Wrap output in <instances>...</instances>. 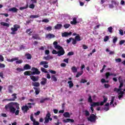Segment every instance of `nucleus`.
I'll return each mask as SVG.
<instances>
[{
	"label": "nucleus",
	"instance_id": "obj_1",
	"mask_svg": "<svg viewBox=\"0 0 125 125\" xmlns=\"http://www.w3.org/2000/svg\"><path fill=\"white\" fill-rule=\"evenodd\" d=\"M14 106H16V108H17V110H19L20 109V107L19 106V104L17 103H9L7 105L5 106V109L6 110V111H9L10 113H12V114H14L15 113V111H16V108H15V107Z\"/></svg>",
	"mask_w": 125,
	"mask_h": 125
},
{
	"label": "nucleus",
	"instance_id": "obj_2",
	"mask_svg": "<svg viewBox=\"0 0 125 125\" xmlns=\"http://www.w3.org/2000/svg\"><path fill=\"white\" fill-rule=\"evenodd\" d=\"M14 27L11 28L12 32L11 35H16V32L18 31V29H20V25L19 24H15L13 26Z\"/></svg>",
	"mask_w": 125,
	"mask_h": 125
},
{
	"label": "nucleus",
	"instance_id": "obj_3",
	"mask_svg": "<svg viewBox=\"0 0 125 125\" xmlns=\"http://www.w3.org/2000/svg\"><path fill=\"white\" fill-rule=\"evenodd\" d=\"M7 61H8V62H13V61H16V63L17 64H21V63H23V60H19V58L18 57L12 58L11 59H7Z\"/></svg>",
	"mask_w": 125,
	"mask_h": 125
},
{
	"label": "nucleus",
	"instance_id": "obj_4",
	"mask_svg": "<svg viewBox=\"0 0 125 125\" xmlns=\"http://www.w3.org/2000/svg\"><path fill=\"white\" fill-rule=\"evenodd\" d=\"M50 117H51V115L49 111H48L46 115V117L44 118V124H48V123H49V121L51 122L52 121V118H50Z\"/></svg>",
	"mask_w": 125,
	"mask_h": 125
},
{
	"label": "nucleus",
	"instance_id": "obj_5",
	"mask_svg": "<svg viewBox=\"0 0 125 125\" xmlns=\"http://www.w3.org/2000/svg\"><path fill=\"white\" fill-rule=\"evenodd\" d=\"M96 118H97L96 115L92 114L90 115L89 117L87 118V120L89 122H91V123H95V122H96Z\"/></svg>",
	"mask_w": 125,
	"mask_h": 125
},
{
	"label": "nucleus",
	"instance_id": "obj_6",
	"mask_svg": "<svg viewBox=\"0 0 125 125\" xmlns=\"http://www.w3.org/2000/svg\"><path fill=\"white\" fill-rule=\"evenodd\" d=\"M33 72H31V75H40L41 74V71H39V69L36 67H32L31 69Z\"/></svg>",
	"mask_w": 125,
	"mask_h": 125
},
{
	"label": "nucleus",
	"instance_id": "obj_7",
	"mask_svg": "<svg viewBox=\"0 0 125 125\" xmlns=\"http://www.w3.org/2000/svg\"><path fill=\"white\" fill-rule=\"evenodd\" d=\"M53 44L54 45V47L56 49H58L59 50H61L62 49H64L63 47H62L61 46L58 45V42L55 41L53 42Z\"/></svg>",
	"mask_w": 125,
	"mask_h": 125
},
{
	"label": "nucleus",
	"instance_id": "obj_8",
	"mask_svg": "<svg viewBox=\"0 0 125 125\" xmlns=\"http://www.w3.org/2000/svg\"><path fill=\"white\" fill-rule=\"evenodd\" d=\"M71 35H72V32H65L62 34V38H67V37H69V36H71Z\"/></svg>",
	"mask_w": 125,
	"mask_h": 125
},
{
	"label": "nucleus",
	"instance_id": "obj_9",
	"mask_svg": "<svg viewBox=\"0 0 125 125\" xmlns=\"http://www.w3.org/2000/svg\"><path fill=\"white\" fill-rule=\"evenodd\" d=\"M21 110L23 113H27V112L29 111V107H28V105H23L21 107Z\"/></svg>",
	"mask_w": 125,
	"mask_h": 125
},
{
	"label": "nucleus",
	"instance_id": "obj_10",
	"mask_svg": "<svg viewBox=\"0 0 125 125\" xmlns=\"http://www.w3.org/2000/svg\"><path fill=\"white\" fill-rule=\"evenodd\" d=\"M64 54L65 51L64 49L58 51V56H62V55H64Z\"/></svg>",
	"mask_w": 125,
	"mask_h": 125
},
{
	"label": "nucleus",
	"instance_id": "obj_11",
	"mask_svg": "<svg viewBox=\"0 0 125 125\" xmlns=\"http://www.w3.org/2000/svg\"><path fill=\"white\" fill-rule=\"evenodd\" d=\"M46 38L49 40H51V39H54V38H55V35L49 33L46 35Z\"/></svg>",
	"mask_w": 125,
	"mask_h": 125
},
{
	"label": "nucleus",
	"instance_id": "obj_12",
	"mask_svg": "<svg viewBox=\"0 0 125 125\" xmlns=\"http://www.w3.org/2000/svg\"><path fill=\"white\" fill-rule=\"evenodd\" d=\"M16 95H17V94L14 93L12 95V96H13V98L7 99V101H15V99H17V96H16Z\"/></svg>",
	"mask_w": 125,
	"mask_h": 125
},
{
	"label": "nucleus",
	"instance_id": "obj_13",
	"mask_svg": "<svg viewBox=\"0 0 125 125\" xmlns=\"http://www.w3.org/2000/svg\"><path fill=\"white\" fill-rule=\"evenodd\" d=\"M42 81H41L40 83L42 85H45L46 84V83H47V79H46V78H42Z\"/></svg>",
	"mask_w": 125,
	"mask_h": 125
},
{
	"label": "nucleus",
	"instance_id": "obj_14",
	"mask_svg": "<svg viewBox=\"0 0 125 125\" xmlns=\"http://www.w3.org/2000/svg\"><path fill=\"white\" fill-rule=\"evenodd\" d=\"M91 106L92 107H96V106H101V103L100 102H93L92 104H91Z\"/></svg>",
	"mask_w": 125,
	"mask_h": 125
},
{
	"label": "nucleus",
	"instance_id": "obj_15",
	"mask_svg": "<svg viewBox=\"0 0 125 125\" xmlns=\"http://www.w3.org/2000/svg\"><path fill=\"white\" fill-rule=\"evenodd\" d=\"M30 79L33 82H38L39 81V76H32L30 77Z\"/></svg>",
	"mask_w": 125,
	"mask_h": 125
},
{
	"label": "nucleus",
	"instance_id": "obj_16",
	"mask_svg": "<svg viewBox=\"0 0 125 125\" xmlns=\"http://www.w3.org/2000/svg\"><path fill=\"white\" fill-rule=\"evenodd\" d=\"M63 123H75V120H74L73 119L68 118V119L63 120Z\"/></svg>",
	"mask_w": 125,
	"mask_h": 125
},
{
	"label": "nucleus",
	"instance_id": "obj_17",
	"mask_svg": "<svg viewBox=\"0 0 125 125\" xmlns=\"http://www.w3.org/2000/svg\"><path fill=\"white\" fill-rule=\"evenodd\" d=\"M110 76H114V77H116L117 76V74H113V73H110L109 72H106L105 73V77L106 79H108Z\"/></svg>",
	"mask_w": 125,
	"mask_h": 125
},
{
	"label": "nucleus",
	"instance_id": "obj_18",
	"mask_svg": "<svg viewBox=\"0 0 125 125\" xmlns=\"http://www.w3.org/2000/svg\"><path fill=\"white\" fill-rule=\"evenodd\" d=\"M25 57H26L27 60H31L32 59V55L30 53H26L25 54Z\"/></svg>",
	"mask_w": 125,
	"mask_h": 125
},
{
	"label": "nucleus",
	"instance_id": "obj_19",
	"mask_svg": "<svg viewBox=\"0 0 125 125\" xmlns=\"http://www.w3.org/2000/svg\"><path fill=\"white\" fill-rule=\"evenodd\" d=\"M104 101L101 102V106H103L104 105V103H106L108 101V98L105 97L104 96H103Z\"/></svg>",
	"mask_w": 125,
	"mask_h": 125
},
{
	"label": "nucleus",
	"instance_id": "obj_20",
	"mask_svg": "<svg viewBox=\"0 0 125 125\" xmlns=\"http://www.w3.org/2000/svg\"><path fill=\"white\" fill-rule=\"evenodd\" d=\"M70 24H71V25H76V24H78V21H77V18H74L73 19V21H70Z\"/></svg>",
	"mask_w": 125,
	"mask_h": 125
},
{
	"label": "nucleus",
	"instance_id": "obj_21",
	"mask_svg": "<svg viewBox=\"0 0 125 125\" xmlns=\"http://www.w3.org/2000/svg\"><path fill=\"white\" fill-rule=\"evenodd\" d=\"M13 89V86H12V85H9L8 87V92L9 93H12V92H13L12 91V89Z\"/></svg>",
	"mask_w": 125,
	"mask_h": 125
},
{
	"label": "nucleus",
	"instance_id": "obj_22",
	"mask_svg": "<svg viewBox=\"0 0 125 125\" xmlns=\"http://www.w3.org/2000/svg\"><path fill=\"white\" fill-rule=\"evenodd\" d=\"M0 25H1V26H3L4 27H9V26H10V25L9 24V23H8L7 22H4L3 21H2L0 22Z\"/></svg>",
	"mask_w": 125,
	"mask_h": 125
},
{
	"label": "nucleus",
	"instance_id": "obj_23",
	"mask_svg": "<svg viewBox=\"0 0 125 125\" xmlns=\"http://www.w3.org/2000/svg\"><path fill=\"white\" fill-rule=\"evenodd\" d=\"M9 11L14 12L15 13L18 11V9L16 8V7H13L9 9Z\"/></svg>",
	"mask_w": 125,
	"mask_h": 125
},
{
	"label": "nucleus",
	"instance_id": "obj_24",
	"mask_svg": "<svg viewBox=\"0 0 125 125\" xmlns=\"http://www.w3.org/2000/svg\"><path fill=\"white\" fill-rule=\"evenodd\" d=\"M62 28V24H57L56 26H55L54 28L55 30H59Z\"/></svg>",
	"mask_w": 125,
	"mask_h": 125
},
{
	"label": "nucleus",
	"instance_id": "obj_25",
	"mask_svg": "<svg viewBox=\"0 0 125 125\" xmlns=\"http://www.w3.org/2000/svg\"><path fill=\"white\" fill-rule=\"evenodd\" d=\"M43 59H45V60H46V61H48V60L50 59H53V57H52L50 55H48L46 57H44Z\"/></svg>",
	"mask_w": 125,
	"mask_h": 125
},
{
	"label": "nucleus",
	"instance_id": "obj_26",
	"mask_svg": "<svg viewBox=\"0 0 125 125\" xmlns=\"http://www.w3.org/2000/svg\"><path fill=\"white\" fill-rule=\"evenodd\" d=\"M31 69V66L28 64H26L23 66V70H30Z\"/></svg>",
	"mask_w": 125,
	"mask_h": 125
},
{
	"label": "nucleus",
	"instance_id": "obj_27",
	"mask_svg": "<svg viewBox=\"0 0 125 125\" xmlns=\"http://www.w3.org/2000/svg\"><path fill=\"white\" fill-rule=\"evenodd\" d=\"M67 83L69 84V88H72V87L74 86V83H73V81H68Z\"/></svg>",
	"mask_w": 125,
	"mask_h": 125
},
{
	"label": "nucleus",
	"instance_id": "obj_28",
	"mask_svg": "<svg viewBox=\"0 0 125 125\" xmlns=\"http://www.w3.org/2000/svg\"><path fill=\"white\" fill-rule=\"evenodd\" d=\"M33 88L35 90V93L36 95H38V94H40V88L35 87H34Z\"/></svg>",
	"mask_w": 125,
	"mask_h": 125
},
{
	"label": "nucleus",
	"instance_id": "obj_29",
	"mask_svg": "<svg viewBox=\"0 0 125 125\" xmlns=\"http://www.w3.org/2000/svg\"><path fill=\"white\" fill-rule=\"evenodd\" d=\"M50 98H45L44 99H41V100L40 101V103H44V101H47V100H50Z\"/></svg>",
	"mask_w": 125,
	"mask_h": 125
},
{
	"label": "nucleus",
	"instance_id": "obj_30",
	"mask_svg": "<svg viewBox=\"0 0 125 125\" xmlns=\"http://www.w3.org/2000/svg\"><path fill=\"white\" fill-rule=\"evenodd\" d=\"M71 70L72 71L73 73H77V72H78V68H77L76 66H74L72 67Z\"/></svg>",
	"mask_w": 125,
	"mask_h": 125
},
{
	"label": "nucleus",
	"instance_id": "obj_31",
	"mask_svg": "<svg viewBox=\"0 0 125 125\" xmlns=\"http://www.w3.org/2000/svg\"><path fill=\"white\" fill-rule=\"evenodd\" d=\"M83 70L81 71L80 72H77L76 76V78H79V77H80V76H82V75H83Z\"/></svg>",
	"mask_w": 125,
	"mask_h": 125
},
{
	"label": "nucleus",
	"instance_id": "obj_32",
	"mask_svg": "<svg viewBox=\"0 0 125 125\" xmlns=\"http://www.w3.org/2000/svg\"><path fill=\"white\" fill-rule=\"evenodd\" d=\"M32 85H33V86H35L36 87H38L39 86H40V83L39 82H34L32 83Z\"/></svg>",
	"mask_w": 125,
	"mask_h": 125
},
{
	"label": "nucleus",
	"instance_id": "obj_33",
	"mask_svg": "<svg viewBox=\"0 0 125 125\" xmlns=\"http://www.w3.org/2000/svg\"><path fill=\"white\" fill-rule=\"evenodd\" d=\"M84 115L85 116V117H88V116H89V115H90L89 111H88V110H85L84 111Z\"/></svg>",
	"mask_w": 125,
	"mask_h": 125
},
{
	"label": "nucleus",
	"instance_id": "obj_34",
	"mask_svg": "<svg viewBox=\"0 0 125 125\" xmlns=\"http://www.w3.org/2000/svg\"><path fill=\"white\" fill-rule=\"evenodd\" d=\"M51 80L53 82H57V78L55 77V75H52L51 76Z\"/></svg>",
	"mask_w": 125,
	"mask_h": 125
},
{
	"label": "nucleus",
	"instance_id": "obj_35",
	"mask_svg": "<svg viewBox=\"0 0 125 125\" xmlns=\"http://www.w3.org/2000/svg\"><path fill=\"white\" fill-rule=\"evenodd\" d=\"M63 116L65 118H70V113L68 112H64Z\"/></svg>",
	"mask_w": 125,
	"mask_h": 125
},
{
	"label": "nucleus",
	"instance_id": "obj_36",
	"mask_svg": "<svg viewBox=\"0 0 125 125\" xmlns=\"http://www.w3.org/2000/svg\"><path fill=\"white\" fill-rule=\"evenodd\" d=\"M28 7H29V4H27L26 6L20 7V10H24V9H26L28 8Z\"/></svg>",
	"mask_w": 125,
	"mask_h": 125
},
{
	"label": "nucleus",
	"instance_id": "obj_37",
	"mask_svg": "<svg viewBox=\"0 0 125 125\" xmlns=\"http://www.w3.org/2000/svg\"><path fill=\"white\" fill-rule=\"evenodd\" d=\"M31 30H32V29L29 28L26 30V33H27V34H28V35L29 36H32V31H31Z\"/></svg>",
	"mask_w": 125,
	"mask_h": 125
},
{
	"label": "nucleus",
	"instance_id": "obj_38",
	"mask_svg": "<svg viewBox=\"0 0 125 125\" xmlns=\"http://www.w3.org/2000/svg\"><path fill=\"white\" fill-rule=\"evenodd\" d=\"M31 71H27L24 72V76H31Z\"/></svg>",
	"mask_w": 125,
	"mask_h": 125
},
{
	"label": "nucleus",
	"instance_id": "obj_39",
	"mask_svg": "<svg viewBox=\"0 0 125 125\" xmlns=\"http://www.w3.org/2000/svg\"><path fill=\"white\" fill-rule=\"evenodd\" d=\"M121 90H123V89L120 88L119 89H118V88H114V91H115L117 93H118V92H120V91H121Z\"/></svg>",
	"mask_w": 125,
	"mask_h": 125
},
{
	"label": "nucleus",
	"instance_id": "obj_40",
	"mask_svg": "<svg viewBox=\"0 0 125 125\" xmlns=\"http://www.w3.org/2000/svg\"><path fill=\"white\" fill-rule=\"evenodd\" d=\"M75 40L77 41L78 42H80L81 41V37L80 36V35L78 34L75 37Z\"/></svg>",
	"mask_w": 125,
	"mask_h": 125
},
{
	"label": "nucleus",
	"instance_id": "obj_41",
	"mask_svg": "<svg viewBox=\"0 0 125 125\" xmlns=\"http://www.w3.org/2000/svg\"><path fill=\"white\" fill-rule=\"evenodd\" d=\"M107 30L110 34H112L113 33V27L112 26H110L109 27H108L107 28Z\"/></svg>",
	"mask_w": 125,
	"mask_h": 125
},
{
	"label": "nucleus",
	"instance_id": "obj_42",
	"mask_svg": "<svg viewBox=\"0 0 125 125\" xmlns=\"http://www.w3.org/2000/svg\"><path fill=\"white\" fill-rule=\"evenodd\" d=\"M39 17H40V16H39V15H32L30 16V18H32L33 19H34L35 18H39Z\"/></svg>",
	"mask_w": 125,
	"mask_h": 125
},
{
	"label": "nucleus",
	"instance_id": "obj_43",
	"mask_svg": "<svg viewBox=\"0 0 125 125\" xmlns=\"http://www.w3.org/2000/svg\"><path fill=\"white\" fill-rule=\"evenodd\" d=\"M47 64H48V62L47 61H42L40 63V65H45Z\"/></svg>",
	"mask_w": 125,
	"mask_h": 125
},
{
	"label": "nucleus",
	"instance_id": "obj_44",
	"mask_svg": "<svg viewBox=\"0 0 125 125\" xmlns=\"http://www.w3.org/2000/svg\"><path fill=\"white\" fill-rule=\"evenodd\" d=\"M119 83H120L119 85V88H122V87L124 86V83L123 82V80L119 81Z\"/></svg>",
	"mask_w": 125,
	"mask_h": 125
},
{
	"label": "nucleus",
	"instance_id": "obj_45",
	"mask_svg": "<svg viewBox=\"0 0 125 125\" xmlns=\"http://www.w3.org/2000/svg\"><path fill=\"white\" fill-rule=\"evenodd\" d=\"M80 83H87V80L84 79H82Z\"/></svg>",
	"mask_w": 125,
	"mask_h": 125
},
{
	"label": "nucleus",
	"instance_id": "obj_46",
	"mask_svg": "<svg viewBox=\"0 0 125 125\" xmlns=\"http://www.w3.org/2000/svg\"><path fill=\"white\" fill-rule=\"evenodd\" d=\"M41 70L42 72L43 73H48V72H47V71H46V69L43 67H41Z\"/></svg>",
	"mask_w": 125,
	"mask_h": 125
},
{
	"label": "nucleus",
	"instance_id": "obj_47",
	"mask_svg": "<svg viewBox=\"0 0 125 125\" xmlns=\"http://www.w3.org/2000/svg\"><path fill=\"white\" fill-rule=\"evenodd\" d=\"M70 26H71L70 24H65L63 25V27L64 28V29H68V28H69V27H70Z\"/></svg>",
	"mask_w": 125,
	"mask_h": 125
},
{
	"label": "nucleus",
	"instance_id": "obj_48",
	"mask_svg": "<svg viewBox=\"0 0 125 125\" xmlns=\"http://www.w3.org/2000/svg\"><path fill=\"white\" fill-rule=\"evenodd\" d=\"M30 120L31 121H32V122H34L36 121V119H34V115H33V114H31L30 115Z\"/></svg>",
	"mask_w": 125,
	"mask_h": 125
},
{
	"label": "nucleus",
	"instance_id": "obj_49",
	"mask_svg": "<svg viewBox=\"0 0 125 125\" xmlns=\"http://www.w3.org/2000/svg\"><path fill=\"white\" fill-rule=\"evenodd\" d=\"M16 70L19 72H23V71H24V69L18 67L16 69Z\"/></svg>",
	"mask_w": 125,
	"mask_h": 125
},
{
	"label": "nucleus",
	"instance_id": "obj_50",
	"mask_svg": "<svg viewBox=\"0 0 125 125\" xmlns=\"http://www.w3.org/2000/svg\"><path fill=\"white\" fill-rule=\"evenodd\" d=\"M116 42H118V38L114 37V39H113L112 42H113V43L115 44V43H116Z\"/></svg>",
	"mask_w": 125,
	"mask_h": 125
},
{
	"label": "nucleus",
	"instance_id": "obj_51",
	"mask_svg": "<svg viewBox=\"0 0 125 125\" xmlns=\"http://www.w3.org/2000/svg\"><path fill=\"white\" fill-rule=\"evenodd\" d=\"M88 102H89V103H92V99L91 98V96H89V98L88 99Z\"/></svg>",
	"mask_w": 125,
	"mask_h": 125
},
{
	"label": "nucleus",
	"instance_id": "obj_52",
	"mask_svg": "<svg viewBox=\"0 0 125 125\" xmlns=\"http://www.w3.org/2000/svg\"><path fill=\"white\" fill-rule=\"evenodd\" d=\"M118 93V95H123L124 96V94H125V92H124L122 90H120V91H119V92Z\"/></svg>",
	"mask_w": 125,
	"mask_h": 125
},
{
	"label": "nucleus",
	"instance_id": "obj_53",
	"mask_svg": "<svg viewBox=\"0 0 125 125\" xmlns=\"http://www.w3.org/2000/svg\"><path fill=\"white\" fill-rule=\"evenodd\" d=\"M115 61L117 63H120V62H122V59H121V58L116 59H115Z\"/></svg>",
	"mask_w": 125,
	"mask_h": 125
},
{
	"label": "nucleus",
	"instance_id": "obj_54",
	"mask_svg": "<svg viewBox=\"0 0 125 125\" xmlns=\"http://www.w3.org/2000/svg\"><path fill=\"white\" fill-rule=\"evenodd\" d=\"M42 22H44V23H48L49 21L47 19H45L42 20Z\"/></svg>",
	"mask_w": 125,
	"mask_h": 125
},
{
	"label": "nucleus",
	"instance_id": "obj_55",
	"mask_svg": "<svg viewBox=\"0 0 125 125\" xmlns=\"http://www.w3.org/2000/svg\"><path fill=\"white\" fill-rule=\"evenodd\" d=\"M29 8H32V9H34L35 8V4H31L29 6Z\"/></svg>",
	"mask_w": 125,
	"mask_h": 125
},
{
	"label": "nucleus",
	"instance_id": "obj_56",
	"mask_svg": "<svg viewBox=\"0 0 125 125\" xmlns=\"http://www.w3.org/2000/svg\"><path fill=\"white\" fill-rule=\"evenodd\" d=\"M68 56H71L72 55H74V52L71 51L69 52L67 54Z\"/></svg>",
	"mask_w": 125,
	"mask_h": 125
},
{
	"label": "nucleus",
	"instance_id": "obj_57",
	"mask_svg": "<svg viewBox=\"0 0 125 125\" xmlns=\"http://www.w3.org/2000/svg\"><path fill=\"white\" fill-rule=\"evenodd\" d=\"M72 44H77V40L72 38Z\"/></svg>",
	"mask_w": 125,
	"mask_h": 125
},
{
	"label": "nucleus",
	"instance_id": "obj_58",
	"mask_svg": "<svg viewBox=\"0 0 125 125\" xmlns=\"http://www.w3.org/2000/svg\"><path fill=\"white\" fill-rule=\"evenodd\" d=\"M47 31H51L52 30V27L51 26H48L46 28Z\"/></svg>",
	"mask_w": 125,
	"mask_h": 125
},
{
	"label": "nucleus",
	"instance_id": "obj_59",
	"mask_svg": "<svg viewBox=\"0 0 125 125\" xmlns=\"http://www.w3.org/2000/svg\"><path fill=\"white\" fill-rule=\"evenodd\" d=\"M33 125H40V123L38 122V121H36V120L35 121H33Z\"/></svg>",
	"mask_w": 125,
	"mask_h": 125
},
{
	"label": "nucleus",
	"instance_id": "obj_60",
	"mask_svg": "<svg viewBox=\"0 0 125 125\" xmlns=\"http://www.w3.org/2000/svg\"><path fill=\"white\" fill-rule=\"evenodd\" d=\"M125 42V40H121L119 42L120 45H122V44H124V43Z\"/></svg>",
	"mask_w": 125,
	"mask_h": 125
},
{
	"label": "nucleus",
	"instance_id": "obj_61",
	"mask_svg": "<svg viewBox=\"0 0 125 125\" xmlns=\"http://www.w3.org/2000/svg\"><path fill=\"white\" fill-rule=\"evenodd\" d=\"M109 40V36H106L104 37V42H107Z\"/></svg>",
	"mask_w": 125,
	"mask_h": 125
},
{
	"label": "nucleus",
	"instance_id": "obj_62",
	"mask_svg": "<svg viewBox=\"0 0 125 125\" xmlns=\"http://www.w3.org/2000/svg\"><path fill=\"white\" fill-rule=\"evenodd\" d=\"M49 72L51 74H53V75H55V74H56V71L54 70H49Z\"/></svg>",
	"mask_w": 125,
	"mask_h": 125
},
{
	"label": "nucleus",
	"instance_id": "obj_63",
	"mask_svg": "<svg viewBox=\"0 0 125 125\" xmlns=\"http://www.w3.org/2000/svg\"><path fill=\"white\" fill-rule=\"evenodd\" d=\"M119 34L121 36H124V31L122 29L119 30Z\"/></svg>",
	"mask_w": 125,
	"mask_h": 125
},
{
	"label": "nucleus",
	"instance_id": "obj_64",
	"mask_svg": "<svg viewBox=\"0 0 125 125\" xmlns=\"http://www.w3.org/2000/svg\"><path fill=\"white\" fill-rule=\"evenodd\" d=\"M52 54H58V52H57V51H56L55 50H53V51H52Z\"/></svg>",
	"mask_w": 125,
	"mask_h": 125
}]
</instances>
